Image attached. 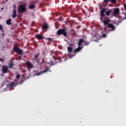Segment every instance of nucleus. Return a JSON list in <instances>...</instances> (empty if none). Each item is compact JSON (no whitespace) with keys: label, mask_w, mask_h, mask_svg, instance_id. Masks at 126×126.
<instances>
[{"label":"nucleus","mask_w":126,"mask_h":126,"mask_svg":"<svg viewBox=\"0 0 126 126\" xmlns=\"http://www.w3.org/2000/svg\"><path fill=\"white\" fill-rule=\"evenodd\" d=\"M110 22L111 21L109 18L105 17L103 21L104 25L106 27H108V28L111 29V31H114V30L116 29V28L115 27V26L113 25V24H109Z\"/></svg>","instance_id":"nucleus-1"},{"label":"nucleus","mask_w":126,"mask_h":126,"mask_svg":"<svg viewBox=\"0 0 126 126\" xmlns=\"http://www.w3.org/2000/svg\"><path fill=\"white\" fill-rule=\"evenodd\" d=\"M85 45H88V43L84 41L83 39H80L79 40V42L78 43V47L77 49H74V53L75 54L76 53H78V52H80V50L83 48V47H81L80 46H85Z\"/></svg>","instance_id":"nucleus-2"},{"label":"nucleus","mask_w":126,"mask_h":126,"mask_svg":"<svg viewBox=\"0 0 126 126\" xmlns=\"http://www.w3.org/2000/svg\"><path fill=\"white\" fill-rule=\"evenodd\" d=\"M105 12H106V15H107V16H109V15H110V13L112 12V10H109L107 11V9L105 8L101 9L100 12V15H101L100 20H102L103 16H105Z\"/></svg>","instance_id":"nucleus-3"},{"label":"nucleus","mask_w":126,"mask_h":126,"mask_svg":"<svg viewBox=\"0 0 126 126\" xmlns=\"http://www.w3.org/2000/svg\"><path fill=\"white\" fill-rule=\"evenodd\" d=\"M19 12L22 13L26 11V5L22 4L20 5L18 9Z\"/></svg>","instance_id":"nucleus-4"},{"label":"nucleus","mask_w":126,"mask_h":126,"mask_svg":"<svg viewBox=\"0 0 126 126\" xmlns=\"http://www.w3.org/2000/svg\"><path fill=\"white\" fill-rule=\"evenodd\" d=\"M58 35H61V34H63V36L65 37H66V32H65V31L64 30H59L57 32Z\"/></svg>","instance_id":"nucleus-5"},{"label":"nucleus","mask_w":126,"mask_h":126,"mask_svg":"<svg viewBox=\"0 0 126 126\" xmlns=\"http://www.w3.org/2000/svg\"><path fill=\"white\" fill-rule=\"evenodd\" d=\"M13 50L14 52H16V53H17V54H22V50L21 49L16 47V46H14L13 48Z\"/></svg>","instance_id":"nucleus-6"},{"label":"nucleus","mask_w":126,"mask_h":126,"mask_svg":"<svg viewBox=\"0 0 126 126\" xmlns=\"http://www.w3.org/2000/svg\"><path fill=\"white\" fill-rule=\"evenodd\" d=\"M8 71V66L3 65L2 66V71L3 73H6L7 71Z\"/></svg>","instance_id":"nucleus-7"},{"label":"nucleus","mask_w":126,"mask_h":126,"mask_svg":"<svg viewBox=\"0 0 126 126\" xmlns=\"http://www.w3.org/2000/svg\"><path fill=\"white\" fill-rule=\"evenodd\" d=\"M120 13V9L119 8H116L113 12V15L114 16H118V14Z\"/></svg>","instance_id":"nucleus-8"},{"label":"nucleus","mask_w":126,"mask_h":126,"mask_svg":"<svg viewBox=\"0 0 126 126\" xmlns=\"http://www.w3.org/2000/svg\"><path fill=\"white\" fill-rule=\"evenodd\" d=\"M26 65L28 68H32L33 67V65L29 62L26 63Z\"/></svg>","instance_id":"nucleus-9"},{"label":"nucleus","mask_w":126,"mask_h":126,"mask_svg":"<svg viewBox=\"0 0 126 126\" xmlns=\"http://www.w3.org/2000/svg\"><path fill=\"white\" fill-rule=\"evenodd\" d=\"M12 17V18H15V17H17V14H16V10L15 9L13 10Z\"/></svg>","instance_id":"nucleus-10"},{"label":"nucleus","mask_w":126,"mask_h":126,"mask_svg":"<svg viewBox=\"0 0 126 126\" xmlns=\"http://www.w3.org/2000/svg\"><path fill=\"white\" fill-rule=\"evenodd\" d=\"M16 84L15 83H12L9 84V85L8 86V87L9 88H13V87H15Z\"/></svg>","instance_id":"nucleus-11"},{"label":"nucleus","mask_w":126,"mask_h":126,"mask_svg":"<svg viewBox=\"0 0 126 126\" xmlns=\"http://www.w3.org/2000/svg\"><path fill=\"white\" fill-rule=\"evenodd\" d=\"M110 0L111 2H113V3H116V0H104V2H105L107 4Z\"/></svg>","instance_id":"nucleus-12"},{"label":"nucleus","mask_w":126,"mask_h":126,"mask_svg":"<svg viewBox=\"0 0 126 126\" xmlns=\"http://www.w3.org/2000/svg\"><path fill=\"white\" fill-rule=\"evenodd\" d=\"M29 9H34V8H35V5L31 3V4L29 6Z\"/></svg>","instance_id":"nucleus-13"},{"label":"nucleus","mask_w":126,"mask_h":126,"mask_svg":"<svg viewBox=\"0 0 126 126\" xmlns=\"http://www.w3.org/2000/svg\"><path fill=\"white\" fill-rule=\"evenodd\" d=\"M35 37L36 39H43V36H42L41 35L38 34H36L35 35Z\"/></svg>","instance_id":"nucleus-14"},{"label":"nucleus","mask_w":126,"mask_h":126,"mask_svg":"<svg viewBox=\"0 0 126 126\" xmlns=\"http://www.w3.org/2000/svg\"><path fill=\"white\" fill-rule=\"evenodd\" d=\"M6 24L7 25H10L11 24V19H8L6 21Z\"/></svg>","instance_id":"nucleus-15"},{"label":"nucleus","mask_w":126,"mask_h":126,"mask_svg":"<svg viewBox=\"0 0 126 126\" xmlns=\"http://www.w3.org/2000/svg\"><path fill=\"white\" fill-rule=\"evenodd\" d=\"M42 29H48V25L45 24L42 26Z\"/></svg>","instance_id":"nucleus-16"},{"label":"nucleus","mask_w":126,"mask_h":126,"mask_svg":"<svg viewBox=\"0 0 126 126\" xmlns=\"http://www.w3.org/2000/svg\"><path fill=\"white\" fill-rule=\"evenodd\" d=\"M12 66H13V62H10L9 63V67L10 68H12Z\"/></svg>","instance_id":"nucleus-17"},{"label":"nucleus","mask_w":126,"mask_h":126,"mask_svg":"<svg viewBox=\"0 0 126 126\" xmlns=\"http://www.w3.org/2000/svg\"><path fill=\"white\" fill-rule=\"evenodd\" d=\"M48 69L44 70L43 71H41V72L38 73L36 74V75H41V73H43L44 72H47L48 71Z\"/></svg>","instance_id":"nucleus-18"},{"label":"nucleus","mask_w":126,"mask_h":126,"mask_svg":"<svg viewBox=\"0 0 126 126\" xmlns=\"http://www.w3.org/2000/svg\"><path fill=\"white\" fill-rule=\"evenodd\" d=\"M68 52L71 53L72 51V47H67Z\"/></svg>","instance_id":"nucleus-19"},{"label":"nucleus","mask_w":126,"mask_h":126,"mask_svg":"<svg viewBox=\"0 0 126 126\" xmlns=\"http://www.w3.org/2000/svg\"><path fill=\"white\" fill-rule=\"evenodd\" d=\"M0 30L1 31H3V27L1 25H0Z\"/></svg>","instance_id":"nucleus-20"},{"label":"nucleus","mask_w":126,"mask_h":126,"mask_svg":"<svg viewBox=\"0 0 126 126\" xmlns=\"http://www.w3.org/2000/svg\"><path fill=\"white\" fill-rule=\"evenodd\" d=\"M16 78L18 79L20 77V75L19 74H17L16 76Z\"/></svg>","instance_id":"nucleus-21"},{"label":"nucleus","mask_w":126,"mask_h":126,"mask_svg":"<svg viewBox=\"0 0 126 126\" xmlns=\"http://www.w3.org/2000/svg\"><path fill=\"white\" fill-rule=\"evenodd\" d=\"M107 35H106V34H102V37L103 38H105V37H106Z\"/></svg>","instance_id":"nucleus-22"},{"label":"nucleus","mask_w":126,"mask_h":126,"mask_svg":"<svg viewBox=\"0 0 126 126\" xmlns=\"http://www.w3.org/2000/svg\"><path fill=\"white\" fill-rule=\"evenodd\" d=\"M38 57H39V54H37V55L34 56V57H35V58H38Z\"/></svg>","instance_id":"nucleus-23"},{"label":"nucleus","mask_w":126,"mask_h":126,"mask_svg":"<svg viewBox=\"0 0 126 126\" xmlns=\"http://www.w3.org/2000/svg\"><path fill=\"white\" fill-rule=\"evenodd\" d=\"M0 61L1 62V63H3V59H0Z\"/></svg>","instance_id":"nucleus-24"},{"label":"nucleus","mask_w":126,"mask_h":126,"mask_svg":"<svg viewBox=\"0 0 126 126\" xmlns=\"http://www.w3.org/2000/svg\"><path fill=\"white\" fill-rule=\"evenodd\" d=\"M47 40H48L49 41H50V40H52V38L49 37L48 38H47Z\"/></svg>","instance_id":"nucleus-25"},{"label":"nucleus","mask_w":126,"mask_h":126,"mask_svg":"<svg viewBox=\"0 0 126 126\" xmlns=\"http://www.w3.org/2000/svg\"><path fill=\"white\" fill-rule=\"evenodd\" d=\"M14 8H16V6L15 5H13Z\"/></svg>","instance_id":"nucleus-26"},{"label":"nucleus","mask_w":126,"mask_h":126,"mask_svg":"<svg viewBox=\"0 0 126 126\" xmlns=\"http://www.w3.org/2000/svg\"><path fill=\"white\" fill-rule=\"evenodd\" d=\"M1 35H2L3 37H4V33H1Z\"/></svg>","instance_id":"nucleus-27"},{"label":"nucleus","mask_w":126,"mask_h":126,"mask_svg":"<svg viewBox=\"0 0 126 126\" xmlns=\"http://www.w3.org/2000/svg\"><path fill=\"white\" fill-rule=\"evenodd\" d=\"M104 30L105 31L107 30V29H106V28H104Z\"/></svg>","instance_id":"nucleus-28"},{"label":"nucleus","mask_w":126,"mask_h":126,"mask_svg":"<svg viewBox=\"0 0 126 126\" xmlns=\"http://www.w3.org/2000/svg\"><path fill=\"white\" fill-rule=\"evenodd\" d=\"M1 9H3V8H1Z\"/></svg>","instance_id":"nucleus-29"}]
</instances>
